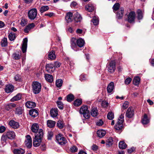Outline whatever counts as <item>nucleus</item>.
<instances>
[{"label": "nucleus", "instance_id": "nucleus-14", "mask_svg": "<svg viewBox=\"0 0 154 154\" xmlns=\"http://www.w3.org/2000/svg\"><path fill=\"white\" fill-rule=\"evenodd\" d=\"M6 134L8 139L11 140L14 139L15 137V133L13 131H8L6 133Z\"/></svg>", "mask_w": 154, "mask_h": 154}, {"label": "nucleus", "instance_id": "nucleus-50", "mask_svg": "<svg viewBox=\"0 0 154 154\" xmlns=\"http://www.w3.org/2000/svg\"><path fill=\"white\" fill-rule=\"evenodd\" d=\"M114 117V114L112 112H109L107 114V117L109 120H112L113 119Z\"/></svg>", "mask_w": 154, "mask_h": 154}, {"label": "nucleus", "instance_id": "nucleus-13", "mask_svg": "<svg viewBox=\"0 0 154 154\" xmlns=\"http://www.w3.org/2000/svg\"><path fill=\"white\" fill-rule=\"evenodd\" d=\"M31 129L32 132L37 133L38 132V131L40 129H39V125L37 123H34L32 124Z\"/></svg>", "mask_w": 154, "mask_h": 154}, {"label": "nucleus", "instance_id": "nucleus-34", "mask_svg": "<svg viewBox=\"0 0 154 154\" xmlns=\"http://www.w3.org/2000/svg\"><path fill=\"white\" fill-rule=\"evenodd\" d=\"M113 143V140L112 137H109L107 140L106 144L109 147L111 146Z\"/></svg>", "mask_w": 154, "mask_h": 154}, {"label": "nucleus", "instance_id": "nucleus-55", "mask_svg": "<svg viewBox=\"0 0 154 154\" xmlns=\"http://www.w3.org/2000/svg\"><path fill=\"white\" fill-rule=\"evenodd\" d=\"M70 150L72 152H76L78 150V149L77 147L74 146H72L70 148Z\"/></svg>", "mask_w": 154, "mask_h": 154}, {"label": "nucleus", "instance_id": "nucleus-18", "mask_svg": "<svg viewBox=\"0 0 154 154\" xmlns=\"http://www.w3.org/2000/svg\"><path fill=\"white\" fill-rule=\"evenodd\" d=\"M142 122L144 125H146L149 122V119L146 114H145L142 118Z\"/></svg>", "mask_w": 154, "mask_h": 154}, {"label": "nucleus", "instance_id": "nucleus-57", "mask_svg": "<svg viewBox=\"0 0 154 154\" xmlns=\"http://www.w3.org/2000/svg\"><path fill=\"white\" fill-rule=\"evenodd\" d=\"M108 105V102L105 101H103L102 103V106L103 108H106L107 107Z\"/></svg>", "mask_w": 154, "mask_h": 154}, {"label": "nucleus", "instance_id": "nucleus-8", "mask_svg": "<svg viewBox=\"0 0 154 154\" xmlns=\"http://www.w3.org/2000/svg\"><path fill=\"white\" fill-rule=\"evenodd\" d=\"M77 40L75 38H72L71 40V48L75 51H77V46L76 44Z\"/></svg>", "mask_w": 154, "mask_h": 154}, {"label": "nucleus", "instance_id": "nucleus-63", "mask_svg": "<svg viewBox=\"0 0 154 154\" xmlns=\"http://www.w3.org/2000/svg\"><path fill=\"white\" fill-rule=\"evenodd\" d=\"M5 109L8 111L12 109L10 103L6 105Z\"/></svg>", "mask_w": 154, "mask_h": 154}, {"label": "nucleus", "instance_id": "nucleus-10", "mask_svg": "<svg viewBox=\"0 0 154 154\" xmlns=\"http://www.w3.org/2000/svg\"><path fill=\"white\" fill-rule=\"evenodd\" d=\"M28 40L27 38H25L23 39V43L22 47V50L23 53L26 52L27 47Z\"/></svg>", "mask_w": 154, "mask_h": 154}, {"label": "nucleus", "instance_id": "nucleus-19", "mask_svg": "<svg viewBox=\"0 0 154 154\" xmlns=\"http://www.w3.org/2000/svg\"><path fill=\"white\" fill-rule=\"evenodd\" d=\"M114 83L112 82H111L109 84L107 88V92L109 93H111L114 89Z\"/></svg>", "mask_w": 154, "mask_h": 154}, {"label": "nucleus", "instance_id": "nucleus-28", "mask_svg": "<svg viewBox=\"0 0 154 154\" xmlns=\"http://www.w3.org/2000/svg\"><path fill=\"white\" fill-rule=\"evenodd\" d=\"M94 9L93 5L91 4H88L85 6L86 10L89 12H91Z\"/></svg>", "mask_w": 154, "mask_h": 154}, {"label": "nucleus", "instance_id": "nucleus-31", "mask_svg": "<svg viewBox=\"0 0 154 154\" xmlns=\"http://www.w3.org/2000/svg\"><path fill=\"white\" fill-rule=\"evenodd\" d=\"M21 94H18L16 95L12 98L11 99V102H14L20 100L21 99Z\"/></svg>", "mask_w": 154, "mask_h": 154}, {"label": "nucleus", "instance_id": "nucleus-43", "mask_svg": "<svg viewBox=\"0 0 154 154\" xmlns=\"http://www.w3.org/2000/svg\"><path fill=\"white\" fill-rule=\"evenodd\" d=\"M137 18L138 20H141L142 19L143 17V13L142 11L138 9L137 11Z\"/></svg>", "mask_w": 154, "mask_h": 154}, {"label": "nucleus", "instance_id": "nucleus-53", "mask_svg": "<svg viewBox=\"0 0 154 154\" xmlns=\"http://www.w3.org/2000/svg\"><path fill=\"white\" fill-rule=\"evenodd\" d=\"M27 20L25 19H22L20 22V25L22 26H24L27 24Z\"/></svg>", "mask_w": 154, "mask_h": 154}, {"label": "nucleus", "instance_id": "nucleus-46", "mask_svg": "<svg viewBox=\"0 0 154 154\" xmlns=\"http://www.w3.org/2000/svg\"><path fill=\"white\" fill-rule=\"evenodd\" d=\"M13 58L15 60H18L20 58V55L19 53H14L12 55Z\"/></svg>", "mask_w": 154, "mask_h": 154}, {"label": "nucleus", "instance_id": "nucleus-64", "mask_svg": "<svg viewBox=\"0 0 154 154\" xmlns=\"http://www.w3.org/2000/svg\"><path fill=\"white\" fill-rule=\"evenodd\" d=\"M103 121L101 119H100L97 122L96 124L97 125L100 126L103 125Z\"/></svg>", "mask_w": 154, "mask_h": 154}, {"label": "nucleus", "instance_id": "nucleus-26", "mask_svg": "<svg viewBox=\"0 0 154 154\" xmlns=\"http://www.w3.org/2000/svg\"><path fill=\"white\" fill-rule=\"evenodd\" d=\"M48 57L49 60H54L56 58L54 51H52L49 52Z\"/></svg>", "mask_w": 154, "mask_h": 154}, {"label": "nucleus", "instance_id": "nucleus-37", "mask_svg": "<svg viewBox=\"0 0 154 154\" xmlns=\"http://www.w3.org/2000/svg\"><path fill=\"white\" fill-rule=\"evenodd\" d=\"M92 22L94 25H97L99 23V20L97 17L94 16L93 17Z\"/></svg>", "mask_w": 154, "mask_h": 154}, {"label": "nucleus", "instance_id": "nucleus-38", "mask_svg": "<svg viewBox=\"0 0 154 154\" xmlns=\"http://www.w3.org/2000/svg\"><path fill=\"white\" fill-rule=\"evenodd\" d=\"M119 147L120 149H124L127 147V145L123 141H121L119 143Z\"/></svg>", "mask_w": 154, "mask_h": 154}, {"label": "nucleus", "instance_id": "nucleus-40", "mask_svg": "<svg viewBox=\"0 0 154 154\" xmlns=\"http://www.w3.org/2000/svg\"><path fill=\"white\" fill-rule=\"evenodd\" d=\"M8 139V138L6 134L2 135L1 138V141L2 143L6 144Z\"/></svg>", "mask_w": 154, "mask_h": 154}, {"label": "nucleus", "instance_id": "nucleus-24", "mask_svg": "<svg viewBox=\"0 0 154 154\" xmlns=\"http://www.w3.org/2000/svg\"><path fill=\"white\" fill-rule=\"evenodd\" d=\"M97 133L98 137L102 138L105 135L106 131L103 130H99L97 131Z\"/></svg>", "mask_w": 154, "mask_h": 154}, {"label": "nucleus", "instance_id": "nucleus-29", "mask_svg": "<svg viewBox=\"0 0 154 154\" xmlns=\"http://www.w3.org/2000/svg\"><path fill=\"white\" fill-rule=\"evenodd\" d=\"M124 9L123 8H120L118 11L116 16L118 19L121 18L123 15Z\"/></svg>", "mask_w": 154, "mask_h": 154}, {"label": "nucleus", "instance_id": "nucleus-22", "mask_svg": "<svg viewBox=\"0 0 154 154\" xmlns=\"http://www.w3.org/2000/svg\"><path fill=\"white\" fill-rule=\"evenodd\" d=\"M29 114L32 117L34 118L38 115V112L37 110L35 109H32L30 110Z\"/></svg>", "mask_w": 154, "mask_h": 154}, {"label": "nucleus", "instance_id": "nucleus-52", "mask_svg": "<svg viewBox=\"0 0 154 154\" xmlns=\"http://www.w3.org/2000/svg\"><path fill=\"white\" fill-rule=\"evenodd\" d=\"M57 104L58 107L60 109H62L63 108V104L60 101H57Z\"/></svg>", "mask_w": 154, "mask_h": 154}, {"label": "nucleus", "instance_id": "nucleus-58", "mask_svg": "<svg viewBox=\"0 0 154 154\" xmlns=\"http://www.w3.org/2000/svg\"><path fill=\"white\" fill-rule=\"evenodd\" d=\"M131 79L130 77L127 78L125 81V84L128 85L130 83L131 81Z\"/></svg>", "mask_w": 154, "mask_h": 154}, {"label": "nucleus", "instance_id": "nucleus-6", "mask_svg": "<svg viewBox=\"0 0 154 154\" xmlns=\"http://www.w3.org/2000/svg\"><path fill=\"white\" fill-rule=\"evenodd\" d=\"M25 144L27 148H30L32 146V140L30 136L27 135L26 137V140L25 141Z\"/></svg>", "mask_w": 154, "mask_h": 154}, {"label": "nucleus", "instance_id": "nucleus-11", "mask_svg": "<svg viewBox=\"0 0 154 154\" xmlns=\"http://www.w3.org/2000/svg\"><path fill=\"white\" fill-rule=\"evenodd\" d=\"M9 125L12 128L14 129L18 128L19 126V123L14 120H11L9 123Z\"/></svg>", "mask_w": 154, "mask_h": 154}, {"label": "nucleus", "instance_id": "nucleus-7", "mask_svg": "<svg viewBox=\"0 0 154 154\" xmlns=\"http://www.w3.org/2000/svg\"><path fill=\"white\" fill-rule=\"evenodd\" d=\"M135 13L134 11L131 12L128 15V21L130 23L134 22L135 18Z\"/></svg>", "mask_w": 154, "mask_h": 154}, {"label": "nucleus", "instance_id": "nucleus-12", "mask_svg": "<svg viewBox=\"0 0 154 154\" xmlns=\"http://www.w3.org/2000/svg\"><path fill=\"white\" fill-rule=\"evenodd\" d=\"M73 14L71 12L67 13L65 16V19L67 22L69 23L72 21V20Z\"/></svg>", "mask_w": 154, "mask_h": 154}, {"label": "nucleus", "instance_id": "nucleus-59", "mask_svg": "<svg viewBox=\"0 0 154 154\" xmlns=\"http://www.w3.org/2000/svg\"><path fill=\"white\" fill-rule=\"evenodd\" d=\"M124 114H121L119 118V119L118 121L120 122H123L124 121Z\"/></svg>", "mask_w": 154, "mask_h": 154}, {"label": "nucleus", "instance_id": "nucleus-16", "mask_svg": "<svg viewBox=\"0 0 154 154\" xmlns=\"http://www.w3.org/2000/svg\"><path fill=\"white\" fill-rule=\"evenodd\" d=\"M13 152L14 154H24L25 152V150L21 148L14 149Z\"/></svg>", "mask_w": 154, "mask_h": 154}, {"label": "nucleus", "instance_id": "nucleus-1", "mask_svg": "<svg viewBox=\"0 0 154 154\" xmlns=\"http://www.w3.org/2000/svg\"><path fill=\"white\" fill-rule=\"evenodd\" d=\"M43 134V130L42 129H40L38 132L35 134L33 140V145L34 146L38 147L40 145Z\"/></svg>", "mask_w": 154, "mask_h": 154}, {"label": "nucleus", "instance_id": "nucleus-49", "mask_svg": "<svg viewBox=\"0 0 154 154\" xmlns=\"http://www.w3.org/2000/svg\"><path fill=\"white\" fill-rule=\"evenodd\" d=\"M46 67L47 70H50L51 69H53L54 68V65L52 63L46 64Z\"/></svg>", "mask_w": 154, "mask_h": 154}, {"label": "nucleus", "instance_id": "nucleus-45", "mask_svg": "<svg viewBox=\"0 0 154 154\" xmlns=\"http://www.w3.org/2000/svg\"><path fill=\"white\" fill-rule=\"evenodd\" d=\"M63 81L61 79H59L56 80V85L57 87H60L62 85Z\"/></svg>", "mask_w": 154, "mask_h": 154}, {"label": "nucleus", "instance_id": "nucleus-51", "mask_svg": "<svg viewBox=\"0 0 154 154\" xmlns=\"http://www.w3.org/2000/svg\"><path fill=\"white\" fill-rule=\"evenodd\" d=\"M82 114H83V116L86 119L89 118L90 116L89 110H88L87 112H86L84 113H82Z\"/></svg>", "mask_w": 154, "mask_h": 154}, {"label": "nucleus", "instance_id": "nucleus-20", "mask_svg": "<svg viewBox=\"0 0 154 154\" xmlns=\"http://www.w3.org/2000/svg\"><path fill=\"white\" fill-rule=\"evenodd\" d=\"M50 114L52 117H56L58 115V109L57 108L52 109L50 111Z\"/></svg>", "mask_w": 154, "mask_h": 154}, {"label": "nucleus", "instance_id": "nucleus-9", "mask_svg": "<svg viewBox=\"0 0 154 154\" xmlns=\"http://www.w3.org/2000/svg\"><path fill=\"white\" fill-rule=\"evenodd\" d=\"M126 116L129 118H132L134 115V111L131 107H129L126 113Z\"/></svg>", "mask_w": 154, "mask_h": 154}, {"label": "nucleus", "instance_id": "nucleus-5", "mask_svg": "<svg viewBox=\"0 0 154 154\" xmlns=\"http://www.w3.org/2000/svg\"><path fill=\"white\" fill-rule=\"evenodd\" d=\"M56 139L57 142L60 145H64L67 143L66 139L60 134H59L56 136Z\"/></svg>", "mask_w": 154, "mask_h": 154}, {"label": "nucleus", "instance_id": "nucleus-47", "mask_svg": "<svg viewBox=\"0 0 154 154\" xmlns=\"http://www.w3.org/2000/svg\"><path fill=\"white\" fill-rule=\"evenodd\" d=\"M74 96L72 94H69L67 96V100L68 102H71L73 100Z\"/></svg>", "mask_w": 154, "mask_h": 154}, {"label": "nucleus", "instance_id": "nucleus-33", "mask_svg": "<svg viewBox=\"0 0 154 154\" xmlns=\"http://www.w3.org/2000/svg\"><path fill=\"white\" fill-rule=\"evenodd\" d=\"M55 124L56 122L53 121L48 120L47 122L48 126L50 128L53 127L55 126Z\"/></svg>", "mask_w": 154, "mask_h": 154}, {"label": "nucleus", "instance_id": "nucleus-39", "mask_svg": "<svg viewBox=\"0 0 154 154\" xmlns=\"http://www.w3.org/2000/svg\"><path fill=\"white\" fill-rule=\"evenodd\" d=\"M1 43L2 47H5L7 46L8 44L7 38H4L1 41Z\"/></svg>", "mask_w": 154, "mask_h": 154}, {"label": "nucleus", "instance_id": "nucleus-17", "mask_svg": "<svg viewBox=\"0 0 154 154\" xmlns=\"http://www.w3.org/2000/svg\"><path fill=\"white\" fill-rule=\"evenodd\" d=\"M74 19L76 22H80L82 20V17L79 13L76 12L74 15Z\"/></svg>", "mask_w": 154, "mask_h": 154}, {"label": "nucleus", "instance_id": "nucleus-48", "mask_svg": "<svg viewBox=\"0 0 154 154\" xmlns=\"http://www.w3.org/2000/svg\"><path fill=\"white\" fill-rule=\"evenodd\" d=\"M82 103V101L81 100L78 99L74 101V104L76 106H78L81 104Z\"/></svg>", "mask_w": 154, "mask_h": 154}, {"label": "nucleus", "instance_id": "nucleus-3", "mask_svg": "<svg viewBox=\"0 0 154 154\" xmlns=\"http://www.w3.org/2000/svg\"><path fill=\"white\" fill-rule=\"evenodd\" d=\"M32 86L33 92L35 94H38L41 88V84L38 82H33Z\"/></svg>", "mask_w": 154, "mask_h": 154}, {"label": "nucleus", "instance_id": "nucleus-25", "mask_svg": "<svg viewBox=\"0 0 154 154\" xmlns=\"http://www.w3.org/2000/svg\"><path fill=\"white\" fill-rule=\"evenodd\" d=\"M76 42L77 47L79 46L81 48L84 46L85 44V41L83 39L80 38L77 40Z\"/></svg>", "mask_w": 154, "mask_h": 154}, {"label": "nucleus", "instance_id": "nucleus-61", "mask_svg": "<svg viewBox=\"0 0 154 154\" xmlns=\"http://www.w3.org/2000/svg\"><path fill=\"white\" fill-rule=\"evenodd\" d=\"M6 128L3 126H0V133H2L6 130Z\"/></svg>", "mask_w": 154, "mask_h": 154}, {"label": "nucleus", "instance_id": "nucleus-21", "mask_svg": "<svg viewBox=\"0 0 154 154\" xmlns=\"http://www.w3.org/2000/svg\"><path fill=\"white\" fill-rule=\"evenodd\" d=\"M14 87L12 85H7L6 86L5 90V92L8 93L12 92L14 90Z\"/></svg>", "mask_w": 154, "mask_h": 154}, {"label": "nucleus", "instance_id": "nucleus-42", "mask_svg": "<svg viewBox=\"0 0 154 154\" xmlns=\"http://www.w3.org/2000/svg\"><path fill=\"white\" fill-rule=\"evenodd\" d=\"M49 9V8L48 6H43L41 7L40 11L41 13H43L47 11Z\"/></svg>", "mask_w": 154, "mask_h": 154}, {"label": "nucleus", "instance_id": "nucleus-32", "mask_svg": "<svg viewBox=\"0 0 154 154\" xmlns=\"http://www.w3.org/2000/svg\"><path fill=\"white\" fill-rule=\"evenodd\" d=\"M89 110L88 107L86 106H83L80 109V112L81 114L84 113Z\"/></svg>", "mask_w": 154, "mask_h": 154}, {"label": "nucleus", "instance_id": "nucleus-62", "mask_svg": "<svg viewBox=\"0 0 154 154\" xmlns=\"http://www.w3.org/2000/svg\"><path fill=\"white\" fill-rule=\"evenodd\" d=\"M53 135V133L51 132H48V140H51V138L52 137Z\"/></svg>", "mask_w": 154, "mask_h": 154}, {"label": "nucleus", "instance_id": "nucleus-44", "mask_svg": "<svg viewBox=\"0 0 154 154\" xmlns=\"http://www.w3.org/2000/svg\"><path fill=\"white\" fill-rule=\"evenodd\" d=\"M57 126L60 128H62L64 126L63 122L61 120H59L57 122Z\"/></svg>", "mask_w": 154, "mask_h": 154}, {"label": "nucleus", "instance_id": "nucleus-15", "mask_svg": "<svg viewBox=\"0 0 154 154\" xmlns=\"http://www.w3.org/2000/svg\"><path fill=\"white\" fill-rule=\"evenodd\" d=\"M123 123L118 121L115 126V129L118 131L122 130L123 127Z\"/></svg>", "mask_w": 154, "mask_h": 154}, {"label": "nucleus", "instance_id": "nucleus-2", "mask_svg": "<svg viewBox=\"0 0 154 154\" xmlns=\"http://www.w3.org/2000/svg\"><path fill=\"white\" fill-rule=\"evenodd\" d=\"M37 15V11L35 8H32L29 10L28 13L29 18L33 20L35 19Z\"/></svg>", "mask_w": 154, "mask_h": 154}, {"label": "nucleus", "instance_id": "nucleus-27", "mask_svg": "<svg viewBox=\"0 0 154 154\" xmlns=\"http://www.w3.org/2000/svg\"><path fill=\"white\" fill-rule=\"evenodd\" d=\"M91 116L93 117L97 116L98 114L97 108L96 107L92 108L91 110Z\"/></svg>", "mask_w": 154, "mask_h": 154}, {"label": "nucleus", "instance_id": "nucleus-56", "mask_svg": "<svg viewBox=\"0 0 154 154\" xmlns=\"http://www.w3.org/2000/svg\"><path fill=\"white\" fill-rule=\"evenodd\" d=\"M87 79V77L86 75H84L82 74L80 76V80L81 81L85 80Z\"/></svg>", "mask_w": 154, "mask_h": 154}, {"label": "nucleus", "instance_id": "nucleus-54", "mask_svg": "<svg viewBox=\"0 0 154 154\" xmlns=\"http://www.w3.org/2000/svg\"><path fill=\"white\" fill-rule=\"evenodd\" d=\"M119 6L120 5L119 3L115 4L113 7V10L115 11H117L119 9Z\"/></svg>", "mask_w": 154, "mask_h": 154}, {"label": "nucleus", "instance_id": "nucleus-60", "mask_svg": "<svg viewBox=\"0 0 154 154\" xmlns=\"http://www.w3.org/2000/svg\"><path fill=\"white\" fill-rule=\"evenodd\" d=\"M128 106V102L127 101H126L123 104L122 108L125 109L127 108Z\"/></svg>", "mask_w": 154, "mask_h": 154}, {"label": "nucleus", "instance_id": "nucleus-35", "mask_svg": "<svg viewBox=\"0 0 154 154\" xmlns=\"http://www.w3.org/2000/svg\"><path fill=\"white\" fill-rule=\"evenodd\" d=\"M140 79L139 77H136L133 79V83L134 85H138L140 82Z\"/></svg>", "mask_w": 154, "mask_h": 154}, {"label": "nucleus", "instance_id": "nucleus-4", "mask_svg": "<svg viewBox=\"0 0 154 154\" xmlns=\"http://www.w3.org/2000/svg\"><path fill=\"white\" fill-rule=\"evenodd\" d=\"M116 62L114 60H112L108 64L107 70L111 73H113L116 69Z\"/></svg>", "mask_w": 154, "mask_h": 154}, {"label": "nucleus", "instance_id": "nucleus-41", "mask_svg": "<svg viewBox=\"0 0 154 154\" xmlns=\"http://www.w3.org/2000/svg\"><path fill=\"white\" fill-rule=\"evenodd\" d=\"M8 38L11 41H13L16 38V35L15 33L14 32H11L8 35Z\"/></svg>", "mask_w": 154, "mask_h": 154}, {"label": "nucleus", "instance_id": "nucleus-36", "mask_svg": "<svg viewBox=\"0 0 154 154\" xmlns=\"http://www.w3.org/2000/svg\"><path fill=\"white\" fill-rule=\"evenodd\" d=\"M23 112V109L22 107H21L18 106L16 108L15 113L19 115H21L22 114Z\"/></svg>", "mask_w": 154, "mask_h": 154}, {"label": "nucleus", "instance_id": "nucleus-23", "mask_svg": "<svg viewBox=\"0 0 154 154\" xmlns=\"http://www.w3.org/2000/svg\"><path fill=\"white\" fill-rule=\"evenodd\" d=\"M25 106L28 108H31L35 107L36 104L33 102L27 101L26 103Z\"/></svg>", "mask_w": 154, "mask_h": 154}, {"label": "nucleus", "instance_id": "nucleus-30", "mask_svg": "<svg viewBox=\"0 0 154 154\" xmlns=\"http://www.w3.org/2000/svg\"><path fill=\"white\" fill-rule=\"evenodd\" d=\"M45 78L46 81L48 82L51 83L53 81V77L51 75L46 74L45 75Z\"/></svg>", "mask_w": 154, "mask_h": 154}]
</instances>
